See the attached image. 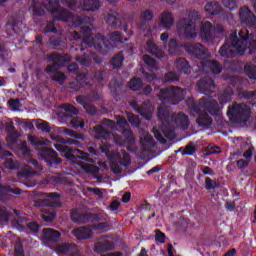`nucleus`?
<instances>
[{
    "label": "nucleus",
    "mask_w": 256,
    "mask_h": 256,
    "mask_svg": "<svg viewBox=\"0 0 256 256\" xmlns=\"http://www.w3.org/2000/svg\"><path fill=\"white\" fill-rule=\"evenodd\" d=\"M81 29L82 33H86V36L82 39L78 48H75L76 51H79V49L80 51H85V45H87V47H94L95 51L99 53H107V51L113 49L118 43H127V41H129V38H124L119 31L111 32L108 37L105 38V36L100 33L96 35L89 34L91 33V27L89 26H84Z\"/></svg>",
    "instance_id": "1"
},
{
    "label": "nucleus",
    "mask_w": 256,
    "mask_h": 256,
    "mask_svg": "<svg viewBox=\"0 0 256 256\" xmlns=\"http://www.w3.org/2000/svg\"><path fill=\"white\" fill-rule=\"evenodd\" d=\"M186 105L190 111L198 115L197 123L200 127H211L213 118L209 115L219 117V113H221L219 102L212 97H202L199 103L195 102V98L188 97Z\"/></svg>",
    "instance_id": "2"
},
{
    "label": "nucleus",
    "mask_w": 256,
    "mask_h": 256,
    "mask_svg": "<svg viewBox=\"0 0 256 256\" xmlns=\"http://www.w3.org/2000/svg\"><path fill=\"white\" fill-rule=\"evenodd\" d=\"M168 49L171 55H181L179 54L181 49H185L189 55H192L196 59H207L209 57V50L201 43H181L177 39L172 38L168 43Z\"/></svg>",
    "instance_id": "3"
},
{
    "label": "nucleus",
    "mask_w": 256,
    "mask_h": 256,
    "mask_svg": "<svg viewBox=\"0 0 256 256\" xmlns=\"http://www.w3.org/2000/svg\"><path fill=\"white\" fill-rule=\"evenodd\" d=\"M50 61H53V65H48L45 69L46 73L50 75V78L52 81H55L56 83H59V85H63L65 81H67V76L65 73L61 71L55 70L57 65L60 67H65L66 63H69L71 59L68 55H65V53H57L54 52L49 56Z\"/></svg>",
    "instance_id": "4"
},
{
    "label": "nucleus",
    "mask_w": 256,
    "mask_h": 256,
    "mask_svg": "<svg viewBox=\"0 0 256 256\" xmlns=\"http://www.w3.org/2000/svg\"><path fill=\"white\" fill-rule=\"evenodd\" d=\"M201 19L199 17V12L195 10H190L188 12V17H181L176 25L178 33L183 34L186 39H195L197 37V24L195 21Z\"/></svg>",
    "instance_id": "5"
},
{
    "label": "nucleus",
    "mask_w": 256,
    "mask_h": 256,
    "mask_svg": "<svg viewBox=\"0 0 256 256\" xmlns=\"http://www.w3.org/2000/svg\"><path fill=\"white\" fill-rule=\"evenodd\" d=\"M157 97L166 105H179L185 99V90L179 86H168L160 89Z\"/></svg>",
    "instance_id": "6"
},
{
    "label": "nucleus",
    "mask_w": 256,
    "mask_h": 256,
    "mask_svg": "<svg viewBox=\"0 0 256 256\" xmlns=\"http://www.w3.org/2000/svg\"><path fill=\"white\" fill-rule=\"evenodd\" d=\"M55 149L62 153L63 157L70 161L71 163H77V159H82L83 161H87L88 163H93V158L87 152H83L77 148H70L65 144H55Z\"/></svg>",
    "instance_id": "7"
},
{
    "label": "nucleus",
    "mask_w": 256,
    "mask_h": 256,
    "mask_svg": "<svg viewBox=\"0 0 256 256\" xmlns=\"http://www.w3.org/2000/svg\"><path fill=\"white\" fill-rule=\"evenodd\" d=\"M43 5L47 11L51 12L53 21H69L73 17L67 8L59 4V0H43Z\"/></svg>",
    "instance_id": "8"
},
{
    "label": "nucleus",
    "mask_w": 256,
    "mask_h": 256,
    "mask_svg": "<svg viewBox=\"0 0 256 256\" xmlns=\"http://www.w3.org/2000/svg\"><path fill=\"white\" fill-rule=\"evenodd\" d=\"M227 115L231 123H247L251 117V107L235 103L228 107Z\"/></svg>",
    "instance_id": "9"
},
{
    "label": "nucleus",
    "mask_w": 256,
    "mask_h": 256,
    "mask_svg": "<svg viewBox=\"0 0 256 256\" xmlns=\"http://www.w3.org/2000/svg\"><path fill=\"white\" fill-rule=\"evenodd\" d=\"M71 221L77 225H85V223H95L103 219V215L99 213H80L77 210H72L70 213Z\"/></svg>",
    "instance_id": "10"
},
{
    "label": "nucleus",
    "mask_w": 256,
    "mask_h": 256,
    "mask_svg": "<svg viewBox=\"0 0 256 256\" xmlns=\"http://www.w3.org/2000/svg\"><path fill=\"white\" fill-rule=\"evenodd\" d=\"M39 155L43 161H45L46 165L48 167H54V169H57L61 163H63V159L59 158L57 156V152L53 149L43 147L39 151Z\"/></svg>",
    "instance_id": "11"
},
{
    "label": "nucleus",
    "mask_w": 256,
    "mask_h": 256,
    "mask_svg": "<svg viewBox=\"0 0 256 256\" xmlns=\"http://www.w3.org/2000/svg\"><path fill=\"white\" fill-rule=\"evenodd\" d=\"M196 88L199 93L206 95L204 97H211V93H215V80L213 78L204 77L196 83Z\"/></svg>",
    "instance_id": "12"
},
{
    "label": "nucleus",
    "mask_w": 256,
    "mask_h": 256,
    "mask_svg": "<svg viewBox=\"0 0 256 256\" xmlns=\"http://www.w3.org/2000/svg\"><path fill=\"white\" fill-rule=\"evenodd\" d=\"M200 67L204 73H212L213 75H221L223 72V65L217 60L202 61Z\"/></svg>",
    "instance_id": "13"
},
{
    "label": "nucleus",
    "mask_w": 256,
    "mask_h": 256,
    "mask_svg": "<svg viewBox=\"0 0 256 256\" xmlns=\"http://www.w3.org/2000/svg\"><path fill=\"white\" fill-rule=\"evenodd\" d=\"M122 134L124 136V140H122L119 145L120 147H126L127 151L130 153H135L136 148H135V135L133 134V131L131 129H123Z\"/></svg>",
    "instance_id": "14"
},
{
    "label": "nucleus",
    "mask_w": 256,
    "mask_h": 256,
    "mask_svg": "<svg viewBox=\"0 0 256 256\" xmlns=\"http://www.w3.org/2000/svg\"><path fill=\"white\" fill-rule=\"evenodd\" d=\"M54 250L58 255H66V256H79V249H77V245L73 243H61L55 246Z\"/></svg>",
    "instance_id": "15"
},
{
    "label": "nucleus",
    "mask_w": 256,
    "mask_h": 256,
    "mask_svg": "<svg viewBox=\"0 0 256 256\" xmlns=\"http://www.w3.org/2000/svg\"><path fill=\"white\" fill-rule=\"evenodd\" d=\"M44 199H38L35 201V207H53L51 199H61V194L57 192H42L39 194Z\"/></svg>",
    "instance_id": "16"
},
{
    "label": "nucleus",
    "mask_w": 256,
    "mask_h": 256,
    "mask_svg": "<svg viewBox=\"0 0 256 256\" xmlns=\"http://www.w3.org/2000/svg\"><path fill=\"white\" fill-rule=\"evenodd\" d=\"M173 25H175V16H173V12L168 10L162 12L158 19V26L169 31Z\"/></svg>",
    "instance_id": "17"
},
{
    "label": "nucleus",
    "mask_w": 256,
    "mask_h": 256,
    "mask_svg": "<svg viewBox=\"0 0 256 256\" xmlns=\"http://www.w3.org/2000/svg\"><path fill=\"white\" fill-rule=\"evenodd\" d=\"M153 133L155 139L162 143V145H165L167 144V139H169V137H171V135L173 134V129L171 128V126H166L165 129L153 128Z\"/></svg>",
    "instance_id": "18"
},
{
    "label": "nucleus",
    "mask_w": 256,
    "mask_h": 256,
    "mask_svg": "<svg viewBox=\"0 0 256 256\" xmlns=\"http://www.w3.org/2000/svg\"><path fill=\"white\" fill-rule=\"evenodd\" d=\"M72 235H74L76 239L83 241V240L91 239V237H93V230L89 225L80 226L72 230Z\"/></svg>",
    "instance_id": "19"
},
{
    "label": "nucleus",
    "mask_w": 256,
    "mask_h": 256,
    "mask_svg": "<svg viewBox=\"0 0 256 256\" xmlns=\"http://www.w3.org/2000/svg\"><path fill=\"white\" fill-rule=\"evenodd\" d=\"M172 123H175L177 127L182 129V131H187L189 129V116H187L183 112H179L178 114H172Z\"/></svg>",
    "instance_id": "20"
},
{
    "label": "nucleus",
    "mask_w": 256,
    "mask_h": 256,
    "mask_svg": "<svg viewBox=\"0 0 256 256\" xmlns=\"http://www.w3.org/2000/svg\"><path fill=\"white\" fill-rule=\"evenodd\" d=\"M200 35L204 41H213L215 39V27L209 21L204 22L200 29Z\"/></svg>",
    "instance_id": "21"
},
{
    "label": "nucleus",
    "mask_w": 256,
    "mask_h": 256,
    "mask_svg": "<svg viewBox=\"0 0 256 256\" xmlns=\"http://www.w3.org/2000/svg\"><path fill=\"white\" fill-rule=\"evenodd\" d=\"M158 119H160L166 127H171V123H173V114H171L169 107L160 106L158 108Z\"/></svg>",
    "instance_id": "22"
},
{
    "label": "nucleus",
    "mask_w": 256,
    "mask_h": 256,
    "mask_svg": "<svg viewBox=\"0 0 256 256\" xmlns=\"http://www.w3.org/2000/svg\"><path fill=\"white\" fill-rule=\"evenodd\" d=\"M6 131L8 133L6 137V141L8 145H10L11 147H14V145H17V143L19 142V137H21V135L19 134L18 131H16L15 125H13V123H9L7 125Z\"/></svg>",
    "instance_id": "23"
},
{
    "label": "nucleus",
    "mask_w": 256,
    "mask_h": 256,
    "mask_svg": "<svg viewBox=\"0 0 256 256\" xmlns=\"http://www.w3.org/2000/svg\"><path fill=\"white\" fill-rule=\"evenodd\" d=\"M115 249V242L107 239L100 240L95 243V253H106V251H113Z\"/></svg>",
    "instance_id": "24"
},
{
    "label": "nucleus",
    "mask_w": 256,
    "mask_h": 256,
    "mask_svg": "<svg viewBox=\"0 0 256 256\" xmlns=\"http://www.w3.org/2000/svg\"><path fill=\"white\" fill-rule=\"evenodd\" d=\"M130 106L132 107V109H134L136 113L146 119V121H151L153 117V112H151V109L139 106V103H137L135 100L130 102Z\"/></svg>",
    "instance_id": "25"
},
{
    "label": "nucleus",
    "mask_w": 256,
    "mask_h": 256,
    "mask_svg": "<svg viewBox=\"0 0 256 256\" xmlns=\"http://www.w3.org/2000/svg\"><path fill=\"white\" fill-rule=\"evenodd\" d=\"M146 45L148 53L156 57V59H163V57H165L163 48H161V46H157L153 40H148Z\"/></svg>",
    "instance_id": "26"
},
{
    "label": "nucleus",
    "mask_w": 256,
    "mask_h": 256,
    "mask_svg": "<svg viewBox=\"0 0 256 256\" xmlns=\"http://www.w3.org/2000/svg\"><path fill=\"white\" fill-rule=\"evenodd\" d=\"M106 23L111 27L112 29H120L122 23H121V15L115 11H110L108 15L106 16Z\"/></svg>",
    "instance_id": "27"
},
{
    "label": "nucleus",
    "mask_w": 256,
    "mask_h": 256,
    "mask_svg": "<svg viewBox=\"0 0 256 256\" xmlns=\"http://www.w3.org/2000/svg\"><path fill=\"white\" fill-rule=\"evenodd\" d=\"M42 233L44 235V239H46V241H49L51 243H57V241H59L61 237V232L53 228H44L42 230Z\"/></svg>",
    "instance_id": "28"
},
{
    "label": "nucleus",
    "mask_w": 256,
    "mask_h": 256,
    "mask_svg": "<svg viewBox=\"0 0 256 256\" xmlns=\"http://www.w3.org/2000/svg\"><path fill=\"white\" fill-rule=\"evenodd\" d=\"M101 8L100 0H81L82 11H98Z\"/></svg>",
    "instance_id": "29"
},
{
    "label": "nucleus",
    "mask_w": 256,
    "mask_h": 256,
    "mask_svg": "<svg viewBox=\"0 0 256 256\" xmlns=\"http://www.w3.org/2000/svg\"><path fill=\"white\" fill-rule=\"evenodd\" d=\"M176 69L180 73H184L185 75H189L191 73V64L185 58H178L176 60Z\"/></svg>",
    "instance_id": "30"
},
{
    "label": "nucleus",
    "mask_w": 256,
    "mask_h": 256,
    "mask_svg": "<svg viewBox=\"0 0 256 256\" xmlns=\"http://www.w3.org/2000/svg\"><path fill=\"white\" fill-rule=\"evenodd\" d=\"M87 75L85 73H81L77 75L76 82H72L70 84V88L74 91H81L85 85H87Z\"/></svg>",
    "instance_id": "31"
},
{
    "label": "nucleus",
    "mask_w": 256,
    "mask_h": 256,
    "mask_svg": "<svg viewBox=\"0 0 256 256\" xmlns=\"http://www.w3.org/2000/svg\"><path fill=\"white\" fill-rule=\"evenodd\" d=\"M204 9L206 13H209V15H220L222 11L221 4L217 1L208 2Z\"/></svg>",
    "instance_id": "32"
},
{
    "label": "nucleus",
    "mask_w": 256,
    "mask_h": 256,
    "mask_svg": "<svg viewBox=\"0 0 256 256\" xmlns=\"http://www.w3.org/2000/svg\"><path fill=\"white\" fill-rule=\"evenodd\" d=\"M128 87L131 91H141L143 89V80L140 77H133L128 82Z\"/></svg>",
    "instance_id": "33"
},
{
    "label": "nucleus",
    "mask_w": 256,
    "mask_h": 256,
    "mask_svg": "<svg viewBox=\"0 0 256 256\" xmlns=\"http://www.w3.org/2000/svg\"><path fill=\"white\" fill-rule=\"evenodd\" d=\"M121 85H122L121 82H119V80L117 79H112L109 82L108 87L113 97H119V93L121 91Z\"/></svg>",
    "instance_id": "34"
},
{
    "label": "nucleus",
    "mask_w": 256,
    "mask_h": 256,
    "mask_svg": "<svg viewBox=\"0 0 256 256\" xmlns=\"http://www.w3.org/2000/svg\"><path fill=\"white\" fill-rule=\"evenodd\" d=\"M123 61H125V56L123 55V52L120 51L112 57L111 65L113 69H120L123 65Z\"/></svg>",
    "instance_id": "35"
},
{
    "label": "nucleus",
    "mask_w": 256,
    "mask_h": 256,
    "mask_svg": "<svg viewBox=\"0 0 256 256\" xmlns=\"http://www.w3.org/2000/svg\"><path fill=\"white\" fill-rule=\"evenodd\" d=\"M87 55H95L94 52H85L82 56H76V61L80 63V65H83L84 67H89L91 65V60L89 59V56Z\"/></svg>",
    "instance_id": "36"
},
{
    "label": "nucleus",
    "mask_w": 256,
    "mask_h": 256,
    "mask_svg": "<svg viewBox=\"0 0 256 256\" xmlns=\"http://www.w3.org/2000/svg\"><path fill=\"white\" fill-rule=\"evenodd\" d=\"M239 97L242 99H246L248 101H256V90L249 91V90H240L238 92Z\"/></svg>",
    "instance_id": "37"
},
{
    "label": "nucleus",
    "mask_w": 256,
    "mask_h": 256,
    "mask_svg": "<svg viewBox=\"0 0 256 256\" xmlns=\"http://www.w3.org/2000/svg\"><path fill=\"white\" fill-rule=\"evenodd\" d=\"M141 22H140V28L145 29V25H147V21H152L153 20V12L151 10H145L141 14Z\"/></svg>",
    "instance_id": "38"
},
{
    "label": "nucleus",
    "mask_w": 256,
    "mask_h": 256,
    "mask_svg": "<svg viewBox=\"0 0 256 256\" xmlns=\"http://www.w3.org/2000/svg\"><path fill=\"white\" fill-rule=\"evenodd\" d=\"M16 149L22 153L23 157L31 156V149L27 146V141H21L20 144L16 146Z\"/></svg>",
    "instance_id": "39"
},
{
    "label": "nucleus",
    "mask_w": 256,
    "mask_h": 256,
    "mask_svg": "<svg viewBox=\"0 0 256 256\" xmlns=\"http://www.w3.org/2000/svg\"><path fill=\"white\" fill-rule=\"evenodd\" d=\"M62 3H65L66 7L71 11H77L81 9V0H61Z\"/></svg>",
    "instance_id": "40"
},
{
    "label": "nucleus",
    "mask_w": 256,
    "mask_h": 256,
    "mask_svg": "<svg viewBox=\"0 0 256 256\" xmlns=\"http://www.w3.org/2000/svg\"><path fill=\"white\" fill-rule=\"evenodd\" d=\"M221 187V184L217 182L216 180L211 179V177L205 178V189L206 191H211L215 189H219Z\"/></svg>",
    "instance_id": "41"
},
{
    "label": "nucleus",
    "mask_w": 256,
    "mask_h": 256,
    "mask_svg": "<svg viewBox=\"0 0 256 256\" xmlns=\"http://www.w3.org/2000/svg\"><path fill=\"white\" fill-rule=\"evenodd\" d=\"M13 193V195H21L23 191L19 188H11L9 185H3L0 183V193Z\"/></svg>",
    "instance_id": "42"
},
{
    "label": "nucleus",
    "mask_w": 256,
    "mask_h": 256,
    "mask_svg": "<svg viewBox=\"0 0 256 256\" xmlns=\"http://www.w3.org/2000/svg\"><path fill=\"white\" fill-rule=\"evenodd\" d=\"M231 99H233V93L225 90L219 95L218 101L220 105H226V103H230Z\"/></svg>",
    "instance_id": "43"
},
{
    "label": "nucleus",
    "mask_w": 256,
    "mask_h": 256,
    "mask_svg": "<svg viewBox=\"0 0 256 256\" xmlns=\"http://www.w3.org/2000/svg\"><path fill=\"white\" fill-rule=\"evenodd\" d=\"M244 72L249 79L256 80V66L253 64H247L244 66Z\"/></svg>",
    "instance_id": "44"
},
{
    "label": "nucleus",
    "mask_w": 256,
    "mask_h": 256,
    "mask_svg": "<svg viewBox=\"0 0 256 256\" xmlns=\"http://www.w3.org/2000/svg\"><path fill=\"white\" fill-rule=\"evenodd\" d=\"M56 218H57V214L55 213V211L46 210L42 214V219L45 221V223H53Z\"/></svg>",
    "instance_id": "45"
},
{
    "label": "nucleus",
    "mask_w": 256,
    "mask_h": 256,
    "mask_svg": "<svg viewBox=\"0 0 256 256\" xmlns=\"http://www.w3.org/2000/svg\"><path fill=\"white\" fill-rule=\"evenodd\" d=\"M61 109L70 115H79V108L74 107L73 104H62Z\"/></svg>",
    "instance_id": "46"
},
{
    "label": "nucleus",
    "mask_w": 256,
    "mask_h": 256,
    "mask_svg": "<svg viewBox=\"0 0 256 256\" xmlns=\"http://www.w3.org/2000/svg\"><path fill=\"white\" fill-rule=\"evenodd\" d=\"M179 81V76L175 72H167L163 77V83H175Z\"/></svg>",
    "instance_id": "47"
},
{
    "label": "nucleus",
    "mask_w": 256,
    "mask_h": 256,
    "mask_svg": "<svg viewBox=\"0 0 256 256\" xmlns=\"http://www.w3.org/2000/svg\"><path fill=\"white\" fill-rule=\"evenodd\" d=\"M143 61L149 69H157V61L153 57L149 55H144Z\"/></svg>",
    "instance_id": "48"
},
{
    "label": "nucleus",
    "mask_w": 256,
    "mask_h": 256,
    "mask_svg": "<svg viewBox=\"0 0 256 256\" xmlns=\"http://www.w3.org/2000/svg\"><path fill=\"white\" fill-rule=\"evenodd\" d=\"M119 163L120 165H122V167L128 168L129 165H131V155H129V153L124 151L122 153V157L119 159Z\"/></svg>",
    "instance_id": "49"
},
{
    "label": "nucleus",
    "mask_w": 256,
    "mask_h": 256,
    "mask_svg": "<svg viewBox=\"0 0 256 256\" xmlns=\"http://www.w3.org/2000/svg\"><path fill=\"white\" fill-rule=\"evenodd\" d=\"M70 125L73 129H83V127H85V122L80 117H74L71 119Z\"/></svg>",
    "instance_id": "50"
},
{
    "label": "nucleus",
    "mask_w": 256,
    "mask_h": 256,
    "mask_svg": "<svg viewBox=\"0 0 256 256\" xmlns=\"http://www.w3.org/2000/svg\"><path fill=\"white\" fill-rule=\"evenodd\" d=\"M42 33H44V35H47V33H57V27H55V22L48 21L46 23V26L42 30Z\"/></svg>",
    "instance_id": "51"
},
{
    "label": "nucleus",
    "mask_w": 256,
    "mask_h": 256,
    "mask_svg": "<svg viewBox=\"0 0 256 256\" xmlns=\"http://www.w3.org/2000/svg\"><path fill=\"white\" fill-rule=\"evenodd\" d=\"M195 153H197V147H195V145L193 144H187L184 148V150L182 151V155H195Z\"/></svg>",
    "instance_id": "52"
},
{
    "label": "nucleus",
    "mask_w": 256,
    "mask_h": 256,
    "mask_svg": "<svg viewBox=\"0 0 256 256\" xmlns=\"http://www.w3.org/2000/svg\"><path fill=\"white\" fill-rule=\"evenodd\" d=\"M36 128L43 133H51V126L49 122L43 121L42 123H37Z\"/></svg>",
    "instance_id": "53"
},
{
    "label": "nucleus",
    "mask_w": 256,
    "mask_h": 256,
    "mask_svg": "<svg viewBox=\"0 0 256 256\" xmlns=\"http://www.w3.org/2000/svg\"><path fill=\"white\" fill-rule=\"evenodd\" d=\"M85 23H89V16H76L74 27H81V25H85Z\"/></svg>",
    "instance_id": "54"
},
{
    "label": "nucleus",
    "mask_w": 256,
    "mask_h": 256,
    "mask_svg": "<svg viewBox=\"0 0 256 256\" xmlns=\"http://www.w3.org/2000/svg\"><path fill=\"white\" fill-rule=\"evenodd\" d=\"M237 1L238 0H222V3L224 5V7H226L227 9H230V11H235V9H237V7H239L237 5Z\"/></svg>",
    "instance_id": "55"
},
{
    "label": "nucleus",
    "mask_w": 256,
    "mask_h": 256,
    "mask_svg": "<svg viewBox=\"0 0 256 256\" xmlns=\"http://www.w3.org/2000/svg\"><path fill=\"white\" fill-rule=\"evenodd\" d=\"M50 45L53 47V49H61L63 47V40L61 38H50Z\"/></svg>",
    "instance_id": "56"
},
{
    "label": "nucleus",
    "mask_w": 256,
    "mask_h": 256,
    "mask_svg": "<svg viewBox=\"0 0 256 256\" xmlns=\"http://www.w3.org/2000/svg\"><path fill=\"white\" fill-rule=\"evenodd\" d=\"M110 168L111 171L115 174V175H119L121 173H123V168H121V165H119V163L112 161L110 164Z\"/></svg>",
    "instance_id": "57"
},
{
    "label": "nucleus",
    "mask_w": 256,
    "mask_h": 256,
    "mask_svg": "<svg viewBox=\"0 0 256 256\" xmlns=\"http://www.w3.org/2000/svg\"><path fill=\"white\" fill-rule=\"evenodd\" d=\"M167 236H165V233H163L161 230H156L155 240L156 243L163 244L165 243V239Z\"/></svg>",
    "instance_id": "58"
},
{
    "label": "nucleus",
    "mask_w": 256,
    "mask_h": 256,
    "mask_svg": "<svg viewBox=\"0 0 256 256\" xmlns=\"http://www.w3.org/2000/svg\"><path fill=\"white\" fill-rule=\"evenodd\" d=\"M84 109L88 115H97V107L95 105L88 103Z\"/></svg>",
    "instance_id": "59"
},
{
    "label": "nucleus",
    "mask_w": 256,
    "mask_h": 256,
    "mask_svg": "<svg viewBox=\"0 0 256 256\" xmlns=\"http://www.w3.org/2000/svg\"><path fill=\"white\" fill-rule=\"evenodd\" d=\"M14 256H25V249H23V244H17L15 246Z\"/></svg>",
    "instance_id": "60"
},
{
    "label": "nucleus",
    "mask_w": 256,
    "mask_h": 256,
    "mask_svg": "<svg viewBox=\"0 0 256 256\" xmlns=\"http://www.w3.org/2000/svg\"><path fill=\"white\" fill-rule=\"evenodd\" d=\"M249 161L245 160V159H240L238 161H236V166L238 167V169L243 170L246 169V167H249Z\"/></svg>",
    "instance_id": "61"
},
{
    "label": "nucleus",
    "mask_w": 256,
    "mask_h": 256,
    "mask_svg": "<svg viewBox=\"0 0 256 256\" xmlns=\"http://www.w3.org/2000/svg\"><path fill=\"white\" fill-rule=\"evenodd\" d=\"M128 121H129V123H131L132 125H136V126L141 125V120H139V117L135 116L134 114H130V115L128 116Z\"/></svg>",
    "instance_id": "62"
},
{
    "label": "nucleus",
    "mask_w": 256,
    "mask_h": 256,
    "mask_svg": "<svg viewBox=\"0 0 256 256\" xmlns=\"http://www.w3.org/2000/svg\"><path fill=\"white\" fill-rule=\"evenodd\" d=\"M253 147H249L244 153L243 157L246 159V161H249L251 163V159H253Z\"/></svg>",
    "instance_id": "63"
},
{
    "label": "nucleus",
    "mask_w": 256,
    "mask_h": 256,
    "mask_svg": "<svg viewBox=\"0 0 256 256\" xmlns=\"http://www.w3.org/2000/svg\"><path fill=\"white\" fill-rule=\"evenodd\" d=\"M27 227L32 233H39V224L37 222H30Z\"/></svg>",
    "instance_id": "64"
}]
</instances>
